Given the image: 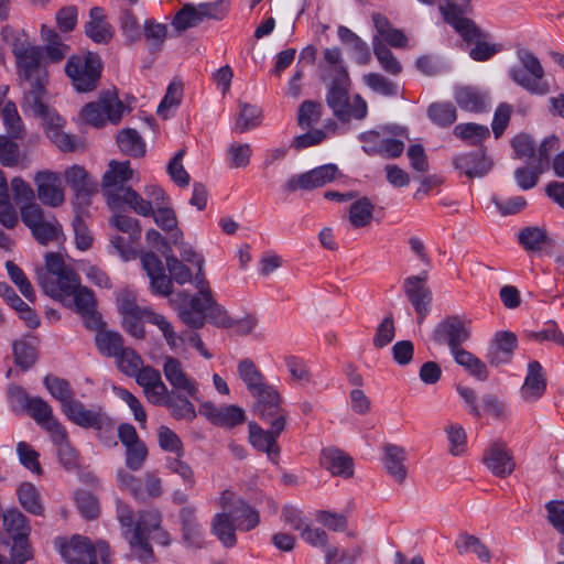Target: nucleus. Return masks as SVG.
<instances>
[{"mask_svg":"<svg viewBox=\"0 0 564 564\" xmlns=\"http://www.w3.org/2000/svg\"><path fill=\"white\" fill-rule=\"evenodd\" d=\"M95 330V344L98 351L105 357L116 358L124 348L122 335L119 332L105 329L104 326Z\"/></svg>","mask_w":564,"mask_h":564,"instance_id":"4c0bfd02","label":"nucleus"},{"mask_svg":"<svg viewBox=\"0 0 564 564\" xmlns=\"http://www.w3.org/2000/svg\"><path fill=\"white\" fill-rule=\"evenodd\" d=\"M453 133L458 139L468 141L474 145H477L490 135L488 127L474 122L457 124Z\"/></svg>","mask_w":564,"mask_h":564,"instance_id":"4d7b16f0","label":"nucleus"},{"mask_svg":"<svg viewBox=\"0 0 564 564\" xmlns=\"http://www.w3.org/2000/svg\"><path fill=\"white\" fill-rule=\"evenodd\" d=\"M34 116L42 119V124L46 137L62 151L72 152L76 150V138L65 133L62 129L65 126V119L62 118L55 109L47 104L31 109Z\"/></svg>","mask_w":564,"mask_h":564,"instance_id":"2eb2a0df","label":"nucleus"},{"mask_svg":"<svg viewBox=\"0 0 564 564\" xmlns=\"http://www.w3.org/2000/svg\"><path fill=\"white\" fill-rule=\"evenodd\" d=\"M58 550L67 564H98V551L101 561L107 563L108 545L105 542H98L95 546L90 539L83 535H74L69 541L61 542Z\"/></svg>","mask_w":564,"mask_h":564,"instance_id":"9b49d317","label":"nucleus"},{"mask_svg":"<svg viewBox=\"0 0 564 564\" xmlns=\"http://www.w3.org/2000/svg\"><path fill=\"white\" fill-rule=\"evenodd\" d=\"M52 443L56 446L59 463L67 469L72 470L77 466V454L70 446L68 434L63 426L54 433L50 434Z\"/></svg>","mask_w":564,"mask_h":564,"instance_id":"a19ab883","label":"nucleus"},{"mask_svg":"<svg viewBox=\"0 0 564 564\" xmlns=\"http://www.w3.org/2000/svg\"><path fill=\"white\" fill-rule=\"evenodd\" d=\"M457 105L470 112H482L487 108L486 96L471 87H460L455 91Z\"/></svg>","mask_w":564,"mask_h":564,"instance_id":"a18cd8bd","label":"nucleus"},{"mask_svg":"<svg viewBox=\"0 0 564 564\" xmlns=\"http://www.w3.org/2000/svg\"><path fill=\"white\" fill-rule=\"evenodd\" d=\"M228 512H232V519L237 523L238 531L249 532L260 523L258 510L242 499L237 500L234 508Z\"/></svg>","mask_w":564,"mask_h":564,"instance_id":"c03bdc74","label":"nucleus"},{"mask_svg":"<svg viewBox=\"0 0 564 564\" xmlns=\"http://www.w3.org/2000/svg\"><path fill=\"white\" fill-rule=\"evenodd\" d=\"M163 373L172 389L170 391L184 392L186 395L198 401V383L188 376L180 359L166 356L163 364Z\"/></svg>","mask_w":564,"mask_h":564,"instance_id":"412c9836","label":"nucleus"},{"mask_svg":"<svg viewBox=\"0 0 564 564\" xmlns=\"http://www.w3.org/2000/svg\"><path fill=\"white\" fill-rule=\"evenodd\" d=\"M66 183L74 191L73 206L75 212L85 210L91 203L97 191L96 182L88 172L79 165H73L65 171Z\"/></svg>","mask_w":564,"mask_h":564,"instance_id":"f3484780","label":"nucleus"},{"mask_svg":"<svg viewBox=\"0 0 564 564\" xmlns=\"http://www.w3.org/2000/svg\"><path fill=\"white\" fill-rule=\"evenodd\" d=\"M180 521L183 541L191 547L200 549L204 542V531L196 518V509L185 506L180 510Z\"/></svg>","mask_w":564,"mask_h":564,"instance_id":"72a5a7b5","label":"nucleus"},{"mask_svg":"<svg viewBox=\"0 0 564 564\" xmlns=\"http://www.w3.org/2000/svg\"><path fill=\"white\" fill-rule=\"evenodd\" d=\"M213 294H195L189 296L181 292L173 300L181 321L194 329L202 328L206 323V314L213 303Z\"/></svg>","mask_w":564,"mask_h":564,"instance_id":"ddd939ff","label":"nucleus"},{"mask_svg":"<svg viewBox=\"0 0 564 564\" xmlns=\"http://www.w3.org/2000/svg\"><path fill=\"white\" fill-rule=\"evenodd\" d=\"M198 9L192 3H186L173 18L172 25L180 32L202 23Z\"/></svg>","mask_w":564,"mask_h":564,"instance_id":"680f3d73","label":"nucleus"},{"mask_svg":"<svg viewBox=\"0 0 564 564\" xmlns=\"http://www.w3.org/2000/svg\"><path fill=\"white\" fill-rule=\"evenodd\" d=\"M518 241L524 250L535 252L542 250L543 246L550 243L551 239L545 229L529 226L519 231Z\"/></svg>","mask_w":564,"mask_h":564,"instance_id":"09e8293b","label":"nucleus"},{"mask_svg":"<svg viewBox=\"0 0 564 564\" xmlns=\"http://www.w3.org/2000/svg\"><path fill=\"white\" fill-rule=\"evenodd\" d=\"M364 83L375 93L386 97L398 95V86L379 73H369L364 76Z\"/></svg>","mask_w":564,"mask_h":564,"instance_id":"338daca9","label":"nucleus"},{"mask_svg":"<svg viewBox=\"0 0 564 564\" xmlns=\"http://www.w3.org/2000/svg\"><path fill=\"white\" fill-rule=\"evenodd\" d=\"M63 413L74 424L84 429H94L99 433H112L113 421L98 409H87L85 404L75 399Z\"/></svg>","mask_w":564,"mask_h":564,"instance_id":"dca6fc26","label":"nucleus"},{"mask_svg":"<svg viewBox=\"0 0 564 564\" xmlns=\"http://www.w3.org/2000/svg\"><path fill=\"white\" fill-rule=\"evenodd\" d=\"M319 463L333 476L347 479L354 475V459L337 447L330 446L322 449Z\"/></svg>","mask_w":564,"mask_h":564,"instance_id":"cd10ccee","label":"nucleus"},{"mask_svg":"<svg viewBox=\"0 0 564 564\" xmlns=\"http://www.w3.org/2000/svg\"><path fill=\"white\" fill-rule=\"evenodd\" d=\"M455 547L459 554L473 552L478 556L480 561L486 563H488L491 558L490 551L480 541V539L467 532H462L458 534L455 541Z\"/></svg>","mask_w":564,"mask_h":564,"instance_id":"8fccbe9b","label":"nucleus"},{"mask_svg":"<svg viewBox=\"0 0 564 564\" xmlns=\"http://www.w3.org/2000/svg\"><path fill=\"white\" fill-rule=\"evenodd\" d=\"M34 422L48 434L59 430L64 425L54 416L53 408L41 397H33L25 410Z\"/></svg>","mask_w":564,"mask_h":564,"instance_id":"2f4dec72","label":"nucleus"},{"mask_svg":"<svg viewBox=\"0 0 564 564\" xmlns=\"http://www.w3.org/2000/svg\"><path fill=\"white\" fill-rule=\"evenodd\" d=\"M20 506L29 513L44 516V506L37 488L29 481L21 482L15 490Z\"/></svg>","mask_w":564,"mask_h":564,"instance_id":"ea45409f","label":"nucleus"},{"mask_svg":"<svg viewBox=\"0 0 564 564\" xmlns=\"http://www.w3.org/2000/svg\"><path fill=\"white\" fill-rule=\"evenodd\" d=\"M429 119L437 127L452 126L457 119L456 107L451 102H433L427 107Z\"/></svg>","mask_w":564,"mask_h":564,"instance_id":"864d4df0","label":"nucleus"},{"mask_svg":"<svg viewBox=\"0 0 564 564\" xmlns=\"http://www.w3.org/2000/svg\"><path fill=\"white\" fill-rule=\"evenodd\" d=\"M84 32L96 44H108L113 37V28L107 21L105 10L94 7L89 11V20L84 25Z\"/></svg>","mask_w":564,"mask_h":564,"instance_id":"c756f323","label":"nucleus"},{"mask_svg":"<svg viewBox=\"0 0 564 564\" xmlns=\"http://www.w3.org/2000/svg\"><path fill=\"white\" fill-rule=\"evenodd\" d=\"M426 274L408 276L403 282V290L416 315L417 323H423L431 310L432 292L425 284Z\"/></svg>","mask_w":564,"mask_h":564,"instance_id":"4be33fe9","label":"nucleus"},{"mask_svg":"<svg viewBox=\"0 0 564 564\" xmlns=\"http://www.w3.org/2000/svg\"><path fill=\"white\" fill-rule=\"evenodd\" d=\"M340 42L348 48L352 58L359 65L370 62L371 54L368 44L347 26L340 25L337 30Z\"/></svg>","mask_w":564,"mask_h":564,"instance_id":"e433bc0d","label":"nucleus"},{"mask_svg":"<svg viewBox=\"0 0 564 564\" xmlns=\"http://www.w3.org/2000/svg\"><path fill=\"white\" fill-rule=\"evenodd\" d=\"M2 122L6 127L7 138L17 140L24 138L25 128L13 101H7L2 107Z\"/></svg>","mask_w":564,"mask_h":564,"instance_id":"de8ad7c7","label":"nucleus"},{"mask_svg":"<svg viewBox=\"0 0 564 564\" xmlns=\"http://www.w3.org/2000/svg\"><path fill=\"white\" fill-rule=\"evenodd\" d=\"M37 283L52 299H62L63 293L74 290L78 283L76 271L66 265L61 254L47 252L45 268L37 270Z\"/></svg>","mask_w":564,"mask_h":564,"instance_id":"20e7f679","label":"nucleus"},{"mask_svg":"<svg viewBox=\"0 0 564 564\" xmlns=\"http://www.w3.org/2000/svg\"><path fill=\"white\" fill-rule=\"evenodd\" d=\"M167 34V25L158 23L154 20H147L144 23V37L150 42V51L161 50Z\"/></svg>","mask_w":564,"mask_h":564,"instance_id":"774afa93","label":"nucleus"},{"mask_svg":"<svg viewBox=\"0 0 564 564\" xmlns=\"http://www.w3.org/2000/svg\"><path fill=\"white\" fill-rule=\"evenodd\" d=\"M43 383L50 394L61 403L62 411L76 398V393L68 380L53 375L44 378Z\"/></svg>","mask_w":564,"mask_h":564,"instance_id":"37998d69","label":"nucleus"},{"mask_svg":"<svg viewBox=\"0 0 564 564\" xmlns=\"http://www.w3.org/2000/svg\"><path fill=\"white\" fill-rule=\"evenodd\" d=\"M121 210L113 212L109 223L119 231L128 234L131 241H137L141 237V227L135 218L121 214Z\"/></svg>","mask_w":564,"mask_h":564,"instance_id":"0e129e2a","label":"nucleus"},{"mask_svg":"<svg viewBox=\"0 0 564 564\" xmlns=\"http://www.w3.org/2000/svg\"><path fill=\"white\" fill-rule=\"evenodd\" d=\"M517 346L518 338L514 333L509 330L496 333L487 355L489 364L495 367L508 364Z\"/></svg>","mask_w":564,"mask_h":564,"instance_id":"c85d7f7f","label":"nucleus"},{"mask_svg":"<svg viewBox=\"0 0 564 564\" xmlns=\"http://www.w3.org/2000/svg\"><path fill=\"white\" fill-rule=\"evenodd\" d=\"M2 299L17 312L29 328L34 329L40 326V317L36 312L8 284H2Z\"/></svg>","mask_w":564,"mask_h":564,"instance_id":"f704fd0d","label":"nucleus"},{"mask_svg":"<svg viewBox=\"0 0 564 564\" xmlns=\"http://www.w3.org/2000/svg\"><path fill=\"white\" fill-rule=\"evenodd\" d=\"M124 105L115 93L105 91L96 102H88L80 110L82 119L94 127H102L108 119L117 124L123 115Z\"/></svg>","mask_w":564,"mask_h":564,"instance_id":"f8f14e48","label":"nucleus"},{"mask_svg":"<svg viewBox=\"0 0 564 564\" xmlns=\"http://www.w3.org/2000/svg\"><path fill=\"white\" fill-rule=\"evenodd\" d=\"M42 39L45 43L43 56L47 63H58L63 61L69 52V46L62 41V37L54 30L42 28Z\"/></svg>","mask_w":564,"mask_h":564,"instance_id":"58836bf2","label":"nucleus"},{"mask_svg":"<svg viewBox=\"0 0 564 564\" xmlns=\"http://www.w3.org/2000/svg\"><path fill=\"white\" fill-rule=\"evenodd\" d=\"M453 165L468 178L482 177L492 167V162L486 156L482 149L457 154L453 158Z\"/></svg>","mask_w":564,"mask_h":564,"instance_id":"bb28decb","label":"nucleus"},{"mask_svg":"<svg viewBox=\"0 0 564 564\" xmlns=\"http://www.w3.org/2000/svg\"><path fill=\"white\" fill-rule=\"evenodd\" d=\"M322 117V104L314 100H304L297 110V123L301 128H310L319 121Z\"/></svg>","mask_w":564,"mask_h":564,"instance_id":"69168bd1","label":"nucleus"},{"mask_svg":"<svg viewBox=\"0 0 564 564\" xmlns=\"http://www.w3.org/2000/svg\"><path fill=\"white\" fill-rule=\"evenodd\" d=\"M469 337L468 323L457 315L443 319L433 332L434 340L448 345L451 351L460 347Z\"/></svg>","mask_w":564,"mask_h":564,"instance_id":"aec40b11","label":"nucleus"},{"mask_svg":"<svg viewBox=\"0 0 564 564\" xmlns=\"http://www.w3.org/2000/svg\"><path fill=\"white\" fill-rule=\"evenodd\" d=\"M39 199L46 206L58 207L65 200L59 174L51 171H40L34 176Z\"/></svg>","mask_w":564,"mask_h":564,"instance_id":"b1692460","label":"nucleus"},{"mask_svg":"<svg viewBox=\"0 0 564 564\" xmlns=\"http://www.w3.org/2000/svg\"><path fill=\"white\" fill-rule=\"evenodd\" d=\"M2 41L9 43L15 57L17 73L23 88V111L46 104L50 74L43 56V47L29 42L22 30L2 26Z\"/></svg>","mask_w":564,"mask_h":564,"instance_id":"f257e3e1","label":"nucleus"},{"mask_svg":"<svg viewBox=\"0 0 564 564\" xmlns=\"http://www.w3.org/2000/svg\"><path fill=\"white\" fill-rule=\"evenodd\" d=\"M74 500L80 514L87 520L96 519L100 513L98 499L86 490H76Z\"/></svg>","mask_w":564,"mask_h":564,"instance_id":"052dcab7","label":"nucleus"},{"mask_svg":"<svg viewBox=\"0 0 564 564\" xmlns=\"http://www.w3.org/2000/svg\"><path fill=\"white\" fill-rule=\"evenodd\" d=\"M188 398L184 392L170 391L160 406L169 409L175 420L192 422L197 413Z\"/></svg>","mask_w":564,"mask_h":564,"instance_id":"c9c22d12","label":"nucleus"},{"mask_svg":"<svg viewBox=\"0 0 564 564\" xmlns=\"http://www.w3.org/2000/svg\"><path fill=\"white\" fill-rule=\"evenodd\" d=\"M440 11L444 21L452 25L465 41H474L484 36L476 23L464 17L465 11L462 6L446 1V3L440 4Z\"/></svg>","mask_w":564,"mask_h":564,"instance_id":"5701e85b","label":"nucleus"},{"mask_svg":"<svg viewBox=\"0 0 564 564\" xmlns=\"http://www.w3.org/2000/svg\"><path fill=\"white\" fill-rule=\"evenodd\" d=\"M6 269L8 271V275L10 280L14 283V285L19 289L21 294L31 303H34L36 296L34 289L24 274L21 268H19L14 262L7 261Z\"/></svg>","mask_w":564,"mask_h":564,"instance_id":"13d9d810","label":"nucleus"},{"mask_svg":"<svg viewBox=\"0 0 564 564\" xmlns=\"http://www.w3.org/2000/svg\"><path fill=\"white\" fill-rule=\"evenodd\" d=\"M147 321L155 326L162 332L167 345L174 349L177 348L178 344L182 343V338L178 337L172 324L165 318V316L158 314L150 308L147 310Z\"/></svg>","mask_w":564,"mask_h":564,"instance_id":"e2e57ef3","label":"nucleus"},{"mask_svg":"<svg viewBox=\"0 0 564 564\" xmlns=\"http://www.w3.org/2000/svg\"><path fill=\"white\" fill-rule=\"evenodd\" d=\"M364 552L362 544H356L347 549L328 546L325 549L326 564H354Z\"/></svg>","mask_w":564,"mask_h":564,"instance_id":"5fc2aeb1","label":"nucleus"},{"mask_svg":"<svg viewBox=\"0 0 564 564\" xmlns=\"http://www.w3.org/2000/svg\"><path fill=\"white\" fill-rule=\"evenodd\" d=\"M405 452L401 446L389 444L386 446L384 466L388 474L398 482L402 484L406 478L404 465Z\"/></svg>","mask_w":564,"mask_h":564,"instance_id":"79ce46f5","label":"nucleus"},{"mask_svg":"<svg viewBox=\"0 0 564 564\" xmlns=\"http://www.w3.org/2000/svg\"><path fill=\"white\" fill-rule=\"evenodd\" d=\"M102 63L97 53L86 52L83 56L72 55L65 65V73L74 88L79 93H89L97 88Z\"/></svg>","mask_w":564,"mask_h":564,"instance_id":"6e6552de","label":"nucleus"},{"mask_svg":"<svg viewBox=\"0 0 564 564\" xmlns=\"http://www.w3.org/2000/svg\"><path fill=\"white\" fill-rule=\"evenodd\" d=\"M115 359L119 371L131 378L143 367L142 357L131 347H124Z\"/></svg>","mask_w":564,"mask_h":564,"instance_id":"bf43d9fd","label":"nucleus"},{"mask_svg":"<svg viewBox=\"0 0 564 564\" xmlns=\"http://www.w3.org/2000/svg\"><path fill=\"white\" fill-rule=\"evenodd\" d=\"M21 220L30 229L32 237L42 246L59 242L64 239L63 226L57 218L42 207L29 202L20 207Z\"/></svg>","mask_w":564,"mask_h":564,"instance_id":"0eeeda50","label":"nucleus"},{"mask_svg":"<svg viewBox=\"0 0 564 564\" xmlns=\"http://www.w3.org/2000/svg\"><path fill=\"white\" fill-rule=\"evenodd\" d=\"M117 143L120 150L133 158L143 156L145 143L135 129H123L117 134Z\"/></svg>","mask_w":564,"mask_h":564,"instance_id":"49530a36","label":"nucleus"},{"mask_svg":"<svg viewBox=\"0 0 564 564\" xmlns=\"http://www.w3.org/2000/svg\"><path fill=\"white\" fill-rule=\"evenodd\" d=\"M372 48L373 54L384 72L393 76H397L402 72L401 63L378 36L372 37Z\"/></svg>","mask_w":564,"mask_h":564,"instance_id":"603ef678","label":"nucleus"},{"mask_svg":"<svg viewBox=\"0 0 564 564\" xmlns=\"http://www.w3.org/2000/svg\"><path fill=\"white\" fill-rule=\"evenodd\" d=\"M403 128L386 126L361 132L358 139L362 142L361 149L367 155L397 159L403 153L404 142L394 137L403 134Z\"/></svg>","mask_w":564,"mask_h":564,"instance_id":"1a4fd4ad","label":"nucleus"},{"mask_svg":"<svg viewBox=\"0 0 564 564\" xmlns=\"http://www.w3.org/2000/svg\"><path fill=\"white\" fill-rule=\"evenodd\" d=\"M259 393L251 394L257 401L254 404V413L263 422L278 420L283 416L286 420L288 412L280 405L281 398L279 392L270 384L258 390Z\"/></svg>","mask_w":564,"mask_h":564,"instance_id":"393cba45","label":"nucleus"},{"mask_svg":"<svg viewBox=\"0 0 564 564\" xmlns=\"http://www.w3.org/2000/svg\"><path fill=\"white\" fill-rule=\"evenodd\" d=\"M72 297L76 312L83 317L84 324L88 329H97L100 326H105L100 313L96 311V300L91 290L86 286H80V279L73 291L63 293L62 299Z\"/></svg>","mask_w":564,"mask_h":564,"instance_id":"a211bd4d","label":"nucleus"},{"mask_svg":"<svg viewBox=\"0 0 564 564\" xmlns=\"http://www.w3.org/2000/svg\"><path fill=\"white\" fill-rule=\"evenodd\" d=\"M2 527L12 540L10 560L2 564H24L33 557L30 543L31 525L29 519L17 508L2 512Z\"/></svg>","mask_w":564,"mask_h":564,"instance_id":"423d86ee","label":"nucleus"},{"mask_svg":"<svg viewBox=\"0 0 564 564\" xmlns=\"http://www.w3.org/2000/svg\"><path fill=\"white\" fill-rule=\"evenodd\" d=\"M337 174L338 167L336 164H324L308 172L293 175L285 182L284 189L289 193L299 189L312 191L330 183L336 178Z\"/></svg>","mask_w":564,"mask_h":564,"instance_id":"6ab92c4d","label":"nucleus"},{"mask_svg":"<svg viewBox=\"0 0 564 564\" xmlns=\"http://www.w3.org/2000/svg\"><path fill=\"white\" fill-rule=\"evenodd\" d=\"M517 56L519 64L509 68V78L531 95H547L550 85L544 80V68L538 56L527 48H519Z\"/></svg>","mask_w":564,"mask_h":564,"instance_id":"39448f33","label":"nucleus"},{"mask_svg":"<svg viewBox=\"0 0 564 564\" xmlns=\"http://www.w3.org/2000/svg\"><path fill=\"white\" fill-rule=\"evenodd\" d=\"M546 391V372L538 360H531L527 367V375L520 388L521 398L532 403L538 401Z\"/></svg>","mask_w":564,"mask_h":564,"instance_id":"a878e982","label":"nucleus"},{"mask_svg":"<svg viewBox=\"0 0 564 564\" xmlns=\"http://www.w3.org/2000/svg\"><path fill=\"white\" fill-rule=\"evenodd\" d=\"M133 177V171L129 161H110L109 169L105 172L101 182V191L107 205L112 212L123 210L126 207L141 216L153 214L152 204L132 187L126 184Z\"/></svg>","mask_w":564,"mask_h":564,"instance_id":"f03ea898","label":"nucleus"},{"mask_svg":"<svg viewBox=\"0 0 564 564\" xmlns=\"http://www.w3.org/2000/svg\"><path fill=\"white\" fill-rule=\"evenodd\" d=\"M238 373L251 394L259 393L258 390L268 384L254 362L248 358L239 362Z\"/></svg>","mask_w":564,"mask_h":564,"instance_id":"3c124183","label":"nucleus"},{"mask_svg":"<svg viewBox=\"0 0 564 564\" xmlns=\"http://www.w3.org/2000/svg\"><path fill=\"white\" fill-rule=\"evenodd\" d=\"M267 423L270 424L268 431L260 427L256 422L249 423V441L257 451L265 453L270 462L278 464L281 452L278 437L284 431L286 421L283 416H279L278 420Z\"/></svg>","mask_w":564,"mask_h":564,"instance_id":"4468645a","label":"nucleus"},{"mask_svg":"<svg viewBox=\"0 0 564 564\" xmlns=\"http://www.w3.org/2000/svg\"><path fill=\"white\" fill-rule=\"evenodd\" d=\"M161 523L162 514L156 509L144 510L139 513L129 544L138 560L143 563H150L154 560V552L149 540L151 533L159 529Z\"/></svg>","mask_w":564,"mask_h":564,"instance_id":"9d476101","label":"nucleus"},{"mask_svg":"<svg viewBox=\"0 0 564 564\" xmlns=\"http://www.w3.org/2000/svg\"><path fill=\"white\" fill-rule=\"evenodd\" d=\"M237 523L232 519V512L216 513L210 522V533L226 549H232L237 544Z\"/></svg>","mask_w":564,"mask_h":564,"instance_id":"473e14b6","label":"nucleus"},{"mask_svg":"<svg viewBox=\"0 0 564 564\" xmlns=\"http://www.w3.org/2000/svg\"><path fill=\"white\" fill-rule=\"evenodd\" d=\"M482 460L487 468L499 478L508 477L516 467L511 455L499 444H494L486 449Z\"/></svg>","mask_w":564,"mask_h":564,"instance_id":"7c9ffc66","label":"nucleus"},{"mask_svg":"<svg viewBox=\"0 0 564 564\" xmlns=\"http://www.w3.org/2000/svg\"><path fill=\"white\" fill-rule=\"evenodd\" d=\"M348 85L349 76L346 68L337 67L336 75L332 78L326 94L327 106L341 122H348L351 118L362 120L368 113L367 102L360 95H356L352 105H350Z\"/></svg>","mask_w":564,"mask_h":564,"instance_id":"7ed1b4c3","label":"nucleus"},{"mask_svg":"<svg viewBox=\"0 0 564 564\" xmlns=\"http://www.w3.org/2000/svg\"><path fill=\"white\" fill-rule=\"evenodd\" d=\"M375 206L367 197L357 199L350 205L349 221L355 228L367 226L373 214Z\"/></svg>","mask_w":564,"mask_h":564,"instance_id":"6e6d98bb","label":"nucleus"}]
</instances>
